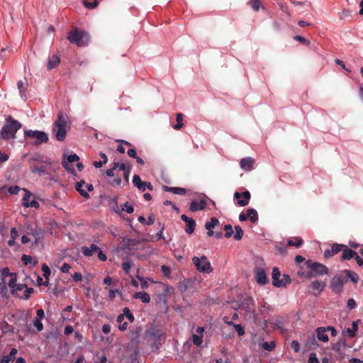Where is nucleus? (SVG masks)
<instances>
[{
	"mask_svg": "<svg viewBox=\"0 0 363 363\" xmlns=\"http://www.w3.org/2000/svg\"><path fill=\"white\" fill-rule=\"evenodd\" d=\"M250 193L248 191L240 193L236 191L234 194V199L237 200L236 204L239 206H245L249 203L250 200Z\"/></svg>",
	"mask_w": 363,
	"mask_h": 363,
	"instance_id": "nucleus-17",
	"label": "nucleus"
},
{
	"mask_svg": "<svg viewBox=\"0 0 363 363\" xmlns=\"http://www.w3.org/2000/svg\"><path fill=\"white\" fill-rule=\"evenodd\" d=\"M204 330L203 327H197L196 329V333L192 335L191 340L193 344L196 347H200L203 343Z\"/></svg>",
	"mask_w": 363,
	"mask_h": 363,
	"instance_id": "nucleus-21",
	"label": "nucleus"
},
{
	"mask_svg": "<svg viewBox=\"0 0 363 363\" xmlns=\"http://www.w3.org/2000/svg\"><path fill=\"white\" fill-rule=\"evenodd\" d=\"M72 279L74 281L78 282L82 280V275L80 272H75L72 275Z\"/></svg>",
	"mask_w": 363,
	"mask_h": 363,
	"instance_id": "nucleus-61",
	"label": "nucleus"
},
{
	"mask_svg": "<svg viewBox=\"0 0 363 363\" xmlns=\"http://www.w3.org/2000/svg\"><path fill=\"white\" fill-rule=\"evenodd\" d=\"M163 189L165 191L172 192L177 195H184L186 193V190L182 187H170L164 186Z\"/></svg>",
	"mask_w": 363,
	"mask_h": 363,
	"instance_id": "nucleus-32",
	"label": "nucleus"
},
{
	"mask_svg": "<svg viewBox=\"0 0 363 363\" xmlns=\"http://www.w3.org/2000/svg\"><path fill=\"white\" fill-rule=\"evenodd\" d=\"M311 288L314 291H322L325 287V284L318 281H313L310 285Z\"/></svg>",
	"mask_w": 363,
	"mask_h": 363,
	"instance_id": "nucleus-40",
	"label": "nucleus"
},
{
	"mask_svg": "<svg viewBox=\"0 0 363 363\" xmlns=\"http://www.w3.org/2000/svg\"><path fill=\"white\" fill-rule=\"evenodd\" d=\"M67 39L78 47H85L88 45L90 37L86 31L74 28L68 33Z\"/></svg>",
	"mask_w": 363,
	"mask_h": 363,
	"instance_id": "nucleus-5",
	"label": "nucleus"
},
{
	"mask_svg": "<svg viewBox=\"0 0 363 363\" xmlns=\"http://www.w3.org/2000/svg\"><path fill=\"white\" fill-rule=\"evenodd\" d=\"M345 273L347 274V277L350 279L352 282L354 284H357L359 279V275L352 271L350 270H346Z\"/></svg>",
	"mask_w": 363,
	"mask_h": 363,
	"instance_id": "nucleus-42",
	"label": "nucleus"
},
{
	"mask_svg": "<svg viewBox=\"0 0 363 363\" xmlns=\"http://www.w3.org/2000/svg\"><path fill=\"white\" fill-rule=\"evenodd\" d=\"M21 260L25 264L27 265L31 263L33 257L30 255H23L21 257Z\"/></svg>",
	"mask_w": 363,
	"mask_h": 363,
	"instance_id": "nucleus-55",
	"label": "nucleus"
},
{
	"mask_svg": "<svg viewBox=\"0 0 363 363\" xmlns=\"http://www.w3.org/2000/svg\"><path fill=\"white\" fill-rule=\"evenodd\" d=\"M118 142H119L121 144L118 146V147H117V150H118L120 153H124V152H125V147H123V144H125V145H128V146H131V145H132L130 143H128V142H127V141H125V140H118Z\"/></svg>",
	"mask_w": 363,
	"mask_h": 363,
	"instance_id": "nucleus-51",
	"label": "nucleus"
},
{
	"mask_svg": "<svg viewBox=\"0 0 363 363\" xmlns=\"http://www.w3.org/2000/svg\"><path fill=\"white\" fill-rule=\"evenodd\" d=\"M1 278L2 281L9 286H11V285L14 282H17L18 275L15 272H10L9 267H4L1 269Z\"/></svg>",
	"mask_w": 363,
	"mask_h": 363,
	"instance_id": "nucleus-13",
	"label": "nucleus"
},
{
	"mask_svg": "<svg viewBox=\"0 0 363 363\" xmlns=\"http://www.w3.org/2000/svg\"><path fill=\"white\" fill-rule=\"evenodd\" d=\"M247 216L252 223H255L258 220L257 212L254 208H250L247 211Z\"/></svg>",
	"mask_w": 363,
	"mask_h": 363,
	"instance_id": "nucleus-37",
	"label": "nucleus"
},
{
	"mask_svg": "<svg viewBox=\"0 0 363 363\" xmlns=\"http://www.w3.org/2000/svg\"><path fill=\"white\" fill-rule=\"evenodd\" d=\"M116 170H118L116 177L108 181V184L113 187L120 186L123 183V179L118 172H122L123 185H128L129 184V176L131 171V166L125 164V163L115 162L113 164V167L106 170V174L108 177H113L115 176Z\"/></svg>",
	"mask_w": 363,
	"mask_h": 363,
	"instance_id": "nucleus-1",
	"label": "nucleus"
},
{
	"mask_svg": "<svg viewBox=\"0 0 363 363\" xmlns=\"http://www.w3.org/2000/svg\"><path fill=\"white\" fill-rule=\"evenodd\" d=\"M315 333L317 335V338L319 341L323 342H328L329 341V337L325 327L317 328Z\"/></svg>",
	"mask_w": 363,
	"mask_h": 363,
	"instance_id": "nucleus-27",
	"label": "nucleus"
},
{
	"mask_svg": "<svg viewBox=\"0 0 363 363\" xmlns=\"http://www.w3.org/2000/svg\"><path fill=\"white\" fill-rule=\"evenodd\" d=\"M250 5L255 11H258L260 8L264 9V6L262 5L261 0H250Z\"/></svg>",
	"mask_w": 363,
	"mask_h": 363,
	"instance_id": "nucleus-41",
	"label": "nucleus"
},
{
	"mask_svg": "<svg viewBox=\"0 0 363 363\" xmlns=\"http://www.w3.org/2000/svg\"><path fill=\"white\" fill-rule=\"evenodd\" d=\"M84 6L89 9H93L98 6L99 0H83Z\"/></svg>",
	"mask_w": 363,
	"mask_h": 363,
	"instance_id": "nucleus-39",
	"label": "nucleus"
},
{
	"mask_svg": "<svg viewBox=\"0 0 363 363\" xmlns=\"http://www.w3.org/2000/svg\"><path fill=\"white\" fill-rule=\"evenodd\" d=\"M291 347L296 352H298L300 351V344L297 340H293L291 342Z\"/></svg>",
	"mask_w": 363,
	"mask_h": 363,
	"instance_id": "nucleus-54",
	"label": "nucleus"
},
{
	"mask_svg": "<svg viewBox=\"0 0 363 363\" xmlns=\"http://www.w3.org/2000/svg\"><path fill=\"white\" fill-rule=\"evenodd\" d=\"M60 62V58L57 55H52L48 59L47 63L48 69H52L55 68Z\"/></svg>",
	"mask_w": 363,
	"mask_h": 363,
	"instance_id": "nucleus-28",
	"label": "nucleus"
},
{
	"mask_svg": "<svg viewBox=\"0 0 363 363\" xmlns=\"http://www.w3.org/2000/svg\"><path fill=\"white\" fill-rule=\"evenodd\" d=\"M303 243V240L300 237H293L288 240L287 245L289 246H294L296 247H301Z\"/></svg>",
	"mask_w": 363,
	"mask_h": 363,
	"instance_id": "nucleus-33",
	"label": "nucleus"
},
{
	"mask_svg": "<svg viewBox=\"0 0 363 363\" xmlns=\"http://www.w3.org/2000/svg\"><path fill=\"white\" fill-rule=\"evenodd\" d=\"M309 363H319V359L315 353H311L308 357Z\"/></svg>",
	"mask_w": 363,
	"mask_h": 363,
	"instance_id": "nucleus-58",
	"label": "nucleus"
},
{
	"mask_svg": "<svg viewBox=\"0 0 363 363\" xmlns=\"http://www.w3.org/2000/svg\"><path fill=\"white\" fill-rule=\"evenodd\" d=\"M240 308L246 312V315H249L250 318H252L254 320V321L257 320L255 303L252 298H244L241 301Z\"/></svg>",
	"mask_w": 363,
	"mask_h": 363,
	"instance_id": "nucleus-10",
	"label": "nucleus"
},
{
	"mask_svg": "<svg viewBox=\"0 0 363 363\" xmlns=\"http://www.w3.org/2000/svg\"><path fill=\"white\" fill-rule=\"evenodd\" d=\"M121 267L125 273L128 274L131 268V263L130 262H125L121 264Z\"/></svg>",
	"mask_w": 363,
	"mask_h": 363,
	"instance_id": "nucleus-56",
	"label": "nucleus"
},
{
	"mask_svg": "<svg viewBox=\"0 0 363 363\" xmlns=\"http://www.w3.org/2000/svg\"><path fill=\"white\" fill-rule=\"evenodd\" d=\"M69 128V125L67 116L63 114L62 112L59 113L52 128V133L56 140L58 141H64Z\"/></svg>",
	"mask_w": 363,
	"mask_h": 363,
	"instance_id": "nucleus-4",
	"label": "nucleus"
},
{
	"mask_svg": "<svg viewBox=\"0 0 363 363\" xmlns=\"http://www.w3.org/2000/svg\"><path fill=\"white\" fill-rule=\"evenodd\" d=\"M356 306V302L354 298H350L347 301V308L350 310L354 308Z\"/></svg>",
	"mask_w": 363,
	"mask_h": 363,
	"instance_id": "nucleus-63",
	"label": "nucleus"
},
{
	"mask_svg": "<svg viewBox=\"0 0 363 363\" xmlns=\"http://www.w3.org/2000/svg\"><path fill=\"white\" fill-rule=\"evenodd\" d=\"M276 347V344L274 341L271 342H264L262 344V347L263 350L267 351H272Z\"/></svg>",
	"mask_w": 363,
	"mask_h": 363,
	"instance_id": "nucleus-46",
	"label": "nucleus"
},
{
	"mask_svg": "<svg viewBox=\"0 0 363 363\" xmlns=\"http://www.w3.org/2000/svg\"><path fill=\"white\" fill-rule=\"evenodd\" d=\"M75 189L82 196L87 199L89 197V192L93 191L94 187L92 184H86L84 181L82 180L76 183Z\"/></svg>",
	"mask_w": 363,
	"mask_h": 363,
	"instance_id": "nucleus-15",
	"label": "nucleus"
},
{
	"mask_svg": "<svg viewBox=\"0 0 363 363\" xmlns=\"http://www.w3.org/2000/svg\"><path fill=\"white\" fill-rule=\"evenodd\" d=\"M137 279L140 281V287L143 289H146L148 288V283L145 279L139 275L136 276Z\"/></svg>",
	"mask_w": 363,
	"mask_h": 363,
	"instance_id": "nucleus-53",
	"label": "nucleus"
},
{
	"mask_svg": "<svg viewBox=\"0 0 363 363\" xmlns=\"http://www.w3.org/2000/svg\"><path fill=\"white\" fill-rule=\"evenodd\" d=\"M21 191V188L18 186H10L8 191L11 194H17Z\"/></svg>",
	"mask_w": 363,
	"mask_h": 363,
	"instance_id": "nucleus-57",
	"label": "nucleus"
},
{
	"mask_svg": "<svg viewBox=\"0 0 363 363\" xmlns=\"http://www.w3.org/2000/svg\"><path fill=\"white\" fill-rule=\"evenodd\" d=\"M123 312L124 313V316L127 318V319L130 322L133 323L135 321V317L133 314L131 313L130 310L128 307H125L123 309Z\"/></svg>",
	"mask_w": 363,
	"mask_h": 363,
	"instance_id": "nucleus-47",
	"label": "nucleus"
},
{
	"mask_svg": "<svg viewBox=\"0 0 363 363\" xmlns=\"http://www.w3.org/2000/svg\"><path fill=\"white\" fill-rule=\"evenodd\" d=\"M356 255V252L352 250L348 247L347 245H345V247H344V250L342 252L341 259L342 260H350V259L353 258L354 256Z\"/></svg>",
	"mask_w": 363,
	"mask_h": 363,
	"instance_id": "nucleus-30",
	"label": "nucleus"
},
{
	"mask_svg": "<svg viewBox=\"0 0 363 363\" xmlns=\"http://www.w3.org/2000/svg\"><path fill=\"white\" fill-rule=\"evenodd\" d=\"M358 321H353L352 324L351 328H347L346 332L347 333V336L349 337H354L356 336V333L358 330Z\"/></svg>",
	"mask_w": 363,
	"mask_h": 363,
	"instance_id": "nucleus-35",
	"label": "nucleus"
},
{
	"mask_svg": "<svg viewBox=\"0 0 363 363\" xmlns=\"http://www.w3.org/2000/svg\"><path fill=\"white\" fill-rule=\"evenodd\" d=\"M256 281L260 285H264L268 282L266 272L264 269L258 268L255 271Z\"/></svg>",
	"mask_w": 363,
	"mask_h": 363,
	"instance_id": "nucleus-24",
	"label": "nucleus"
},
{
	"mask_svg": "<svg viewBox=\"0 0 363 363\" xmlns=\"http://www.w3.org/2000/svg\"><path fill=\"white\" fill-rule=\"evenodd\" d=\"M120 210H121V213L122 211H125V212L130 214V213H133L134 208L132 204H130L128 202H126L121 206Z\"/></svg>",
	"mask_w": 363,
	"mask_h": 363,
	"instance_id": "nucleus-43",
	"label": "nucleus"
},
{
	"mask_svg": "<svg viewBox=\"0 0 363 363\" xmlns=\"http://www.w3.org/2000/svg\"><path fill=\"white\" fill-rule=\"evenodd\" d=\"M133 184L138 189H143L142 186L145 184V182H143L139 175L135 174L133 177Z\"/></svg>",
	"mask_w": 363,
	"mask_h": 363,
	"instance_id": "nucleus-44",
	"label": "nucleus"
},
{
	"mask_svg": "<svg viewBox=\"0 0 363 363\" xmlns=\"http://www.w3.org/2000/svg\"><path fill=\"white\" fill-rule=\"evenodd\" d=\"M71 269V265L68 263H64L60 268V271L63 273H68Z\"/></svg>",
	"mask_w": 363,
	"mask_h": 363,
	"instance_id": "nucleus-60",
	"label": "nucleus"
},
{
	"mask_svg": "<svg viewBox=\"0 0 363 363\" xmlns=\"http://www.w3.org/2000/svg\"><path fill=\"white\" fill-rule=\"evenodd\" d=\"M223 321L228 325H233L238 333L239 336H242L245 334V329L240 324H234L232 321L228 320L227 316L223 318Z\"/></svg>",
	"mask_w": 363,
	"mask_h": 363,
	"instance_id": "nucleus-29",
	"label": "nucleus"
},
{
	"mask_svg": "<svg viewBox=\"0 0 363 363\" xmlns=\"http://www.w3.org/2000/svg\"><path fill=\"white\" fill-rule=\"evenodd\" d=\"M209 203H211L213 206H216L215 201H212L206 196H200L199 198L194 199L191 201L189 206V211L191 212L203 211L206 208Z\"/></svg>",
	"mask_w": 363,
	"mask_h": 363,
	"instance_id": "nucleus-7",
	"label": "nucleus"
},
{
	"mask_svg": "<svg viewBox=\"0 0 363 363\" xmlns=\"http://www.w3.org/2000/svg\"><path fill=\"white\" fill-rule=\"evenodd\" d=\"M281 273L277 267L272 269V284L276 287H285L291 282V279L289 274H284L283 278L280 279Z\"/></svg>",
	"mask_w": 363,
	"mask_h": 363,
	"instance_id": "nucleus-8",
	"label": "nucleus"
},
{
	"mask_svg": "<svg viewBox=\"0 0 363 363\" xmlns=\"http://www.w3.org/2000/svg\"><path fill=\"white\" fill-rule=\"evenodd\" d=\"M235 233L233 235V238L235 240H240L243 236V230L242 228L239 225H236L235 227Z\"/></svg>",
	"mask_w": 363,
	"mask_h": 363,
	"instance_id": "nucleus-48",
	"label": "nucleus"
},
{
	"mask_svg": "<svg viewBox=\"0 0 363 363\" xmlns=\"http://www.w3.org/2000/svg\"><path fill=\"white\" fill-rule=\"evenodd\" d=\"M108 205L113 211L121 215L120 207L118 205V197L115 196L111 199L108 201Z\"/></svg>",
	"mask_w": 363,
	"mask_h": 363,
	"instance_id": "nucleus-34",
	"label": "nucleus"
},
{
	"mask_svg": "<svg viewBox=\"0 0 363 363\" xmlns=\"http://www.w3.org/2000/svg\"><path fill=\"white\" fill-rule=\"evenodd\" d=\"M41 269L43 272V277L45 278V279H49V277L51 274V271L49 267L44 263L42 264Z\"/></svg>",
	"mask_w": 363,
	"mask_h": 363,
	"instance_id": "nucleus-49",
	"label": "nucleus"
},
{
	"mask_svg": "<svg viewBox=\"0 0 363 363\" xmlns=\"http://www.w3.org/2000/svg\"><path fill=\"white\" fill-rule=\"evenodd\" d=\"M133 298L135 299H140L144 303H148L150 301V295L145 291H140L134 294Z\"/></svg>",
	"mask_w": 363,
	"mask_h": 363,
	"instance_id": "nucleus-31",
	"label": "nucleus"
},
{
	"mask_svg": "<svg viewBox=\"0 0 363 363\" xmlns=\"http://www.w3.org/2000/svg\"><path fill=\"white\" fill-rule=\"evenodd\" d=\"M95 252L98 253V258L101 261L105 262L107 259L106 255L101 251L100 247L95 244H91L89 247L84 246L82 247V253L85 257H91Z\"/></svg>",
	"mask_w": 363,
	"mask_h": 363,
	"instance_id": "nucleus-12",
	"label": "nucleus"
},
{
	"mask_svg": "<svg viewBox=\"0 0 363 363\" xmlns=\"http://www.w3.org/2000/svg\"><path fill=\"white\" fill-rule=\"evenodd\" d=\"M223 229L225 230L224 236L226 238H229L233 235V227L231 225H230V224L225 225Z\"/></svg>",
	"mask_w": 363,
	"mask_h": 363,
	"instance_id": "nucleus-50",
	"label": "nucleus"
},
{
	"mask_svg": "<svg viewBox=\"0 0 363 363\" xmlns=\"http://www.w3.org/2000/svg\"><path fill=\"white\" fill-rule=\"evenodd\" d=\"M325 330L326 331H330V334L333 337H335L337 334V330H335V328L333 326H328V327H325Z\"/></svg>",
	"mask_w": 363,
	"mask_h": 363,
	"instance_id": "nucleus-64",
	"label": "nucleus"
},
{
	"mask_svg": "<svg viewBox=\"0 0 363 363\" xmlns=\"http://www.w3.org/2000/svg\"><path fill=\"white\" fill-rule=\"evenodd\" d=\"M25 194L23 197V206L26 208H38L40 207L39 203L35 200V196L31 192L26 189H23Z\"/></svg>",
	"mask_w": 363,
	"mask_h": 363,
	"instance_id": "nucleus-14",
	"label": "nucleus"
},
{
	"mask_svg": "<svg viewBox=\"0 0 363 363\" xmlns=\"http://www.w3.org/2000/svg\"><path fill=\"white\" fill-rule=\"evenodd\" d=\"M79 160V157L76 154L69 155L67 157V160H64L62 162V164L64 168L70 172L72 174H74L75 170L71 163L74 162H77Z\"/></svg>",
	"mask_w": 363,
	"mask_h": 363,
	"instance_id": "nucleus-20",
	"label": "nucleus"
},
{
	"mask_svg": "<svg viewBox=\"0 0 363 363\" xmlns=\"http://www.w3.org/2000/svg\"><path fill=\"white\" fill-rule=\"evenodd\" d=\"M117 294H121L118 290L110 289L108 291V297L111 300H113Z\"/></svg>",
	"mask_w": 363,
	"mask_h": 363,
	"instance_id": "nucleus-62",
	"label": "nucleus"
},
{
	"mask_svg": "<svg viewBox=\"0 0 363 363\" xmlns=\"http://www.w3.org/2000/svg\"><path fill=\"white\" fill-rule=\"evenodd\" d=\"M192 262L200 272L210 273L213 270L211 263L206 256H201V257H194Z\"/></svg>",
	"mask_w": 363,
	"mask_h": 363,
	"instance_id": "nucleus-11",
	"label": "nucleus"
},
{
	"mask_svg": "<svg viewBox=\"0 0 363 363\" xmlns=\"http://www.w3.org/2000/svg\"><path fill=\"white\" fill-rule=\"evenodd\" d=\"M9 287L13 296L23 300H28L31 294L34 292V289L32 287H28L24 284H17L14 282L11 286Z\"/></svg>",
	"mask_w": 363,
	"mask_h": 363,
	"instance_id": "nucleus-6",
	"label": "nucleus"
},
{
	"mask_svg": "<svg viewBox=\"0 0 363 363\" xmlns=\"http://www.w3.org/2000/svg\"><path fill=\"white\" fill-rule=\"evenodd\" d=\"M24 135L26 138L35 140V145H40L48 141V136L44 131L25 130Z\"/></svg>",
	"mask_w": 363,
	"mask_h": 363,
	"instance_id": "nucleus-9",
	"label": "nucleus"
},
{
	"mask_svg": "<svg viewBox=\"0 0 363 363\" xmlns=\"http://www.w3.org/2000/svg\"><path fill=\"white\" fill-rule=\"evenodd\" d=\"M18 89L19 90V92L21 94V96H23L25 95V93H26V87L25 86V84L23 81H19L18 82Z\"/></svg>",
	"mask_w": 363,
	"mask_h": 363,
	"instance_id": "nucleus-52",
	"label": "nucleus"
},
{
	"mask_svg": "<svg viewBox=\"0 0 363 363\" xmlns=\"http://www.w3.org/2000/svg\"><path fill=\"white\" fill-rule=\"evenodd\" d=\"M305 265L309 269V271H298L297 272V274L299 277H305L306 279H311L317 276H321L328 274V267L320 262H314L311 259H308L305 262Z\"/></svg>",
	"mask_w": 363,
	"mask_h": 363,
	"instance_id": "nucleus-2",
	"label": "nucleus"
},
{
	"mask_svg": "<svg viewBox=\"0 0 363 363\" xmlns=\"http://www.w3.org/2000/svg\"><path fill=\"white\" fill-rule=\"evenodd\" d=\"M31 172L33 173H38L40 175H43L47 173V167L45 164H40L39 166L33 165L31 167Z\"/></svg>",
	"mask_w": 363,
	"mask_h": 363,
	"instance_id": "nucleus-36",
	"label": "nucleus"
},
{
	"mask_svg": "<svg viewBox=\"0 0 363 363\" xmlns=\"http://www.w3.org/2000/svg\"><path fill=\"white\" fill-rule=\"evenodd\" d=\"M304 346L308 350H315L319 346L314 334L308 335Z\"/></svg>",
	"mask_w": 363,
	"mask_h": 363,
	"instance_id": "nucleus-23",
	"label": "nucleus"
},
{
	"mask_svg": "<svg viewBox=\"0 0 363 363\" xmlns=\"http://www.w3.org/2000/svg\"><path fill=\"white\" fill-rule=\"evenodd\" d=\"M181 219L184 222L186 223L185 231L188 234L193 233L194 230H195V227H196V222H195V220L193 218H189V217H188L187 216H186L184 214L181 216Z\"/></svg>",
	"mask_w": 363,
	"mask_h": 363,
	"instance_id": "nucleus-22",
	"label": "nucleus"
},
{
	"mask_svg": "<svg viewBox=\"0 0 363 363\" xmlns=\"http://www.w3.org/2000/svg\"><path fill=\"white\" fill-rule=\"evenodd\" d=\"M255 160L252 157H245L240 160V167L245 171H251L253 169Z\"/></svg>",
	"mask_w": 363,
	"mask_h": 363,
	"instance_id": "nucleus-26",
	"label": "nucleus"
},
{
	"mask_svg": "<svg viewBox=\"0 0 363 363\" xmlns=\"http://www.w3.org/2000/svg\"><path fill=\"white\" fill-rule=\"evenodd\" d=\"M220 225V222L216 218H211L210 221L206 222L205 224V228L208 230L207 235L208 236H213L214 235V232L213 230L216 226Z\"/></svg>",
	"mask_w": 363,
	"mask_h": 363,
	"instance_id": "nucleus-25",
	"label": "nucleus"
},
{
	"mask_svg": "<svg viewBox=\"0 0 363 363\" xmlns=\"http://www.w3.org/2000/svg\"><path fill=\"white\" fill-rule=\"evenodd\" d=\"M143 189H139L140 191L144 192L146 189H149L150 191L153 190V186L151 183L145 182V184L142 186Z\"/></svg>",
	"mask_w": 363,
	"mask_h": 363,
	"instance_id": "nucleus-59",
	"label": "nucleus"
},
{
	"mask_svg": "<svg viewBox=\"0 0 363 363\" xmlns=\"http://www.w3.org/2000/svg\"><path fill=\"white\" fill-rule=\"evenodd\" d=\"M99 156L101 157V158L102 159V160H100V161H94L93 162V165L96 167V168H100L102 167L103 164H106L107 162H108V157L106 156V155L105 153H103V152H101L99 154Z\"/></svg>",
	"mask_w": 363,
	"mask_h": 363,
	"instance_id": "nucleus-38",
	"label": "nucleus"
},
{
	"mask_svg": "<svg viewBox=\"0 0 363 363\" xmlns=\"http://www.w3.org/2000/svg\"><path fill=\"white\" fill-rule=\"evenodd\" d=\"M176 121H177V123L174 125V128L175 130H179L184 125L183 115L181 113H177Z\"/></svg>",
	"mask_w": 363,
	"mask_h": 363,
	"instance_id": "nucleus-45",
	"label": "nucleus"
},
{
	"mask_svg": "<svg viewBox=\"0 0 363 363\" xmlns=\"http://www.w3.org/2000/svg\"><path fill=\"white\" fill-rule=\"evenodd\" d=\"M344 247H345V245L334 243L332 245L330 249H328L324 251V257L325 258H329L340 252H342Z\"/></svg>",
	"mask_w": 363,
	"mask_h": 363,
	"instance_id": "nucleus-18",
	"label": "nucleus"
},
{
	"mask_svg": "<svg viewBox=\"0 0 363 363\" xmlns=\"http://www.w3.org/2000/svg\"><path fill=\"white\" fill-rule=\"evenodd\" d=\"M36 317L33 321V325L36 328V330L38 332H40L43 330L42 320L45 318L44 310L42 308L38 309L36 312Z\"/></svg>",
	"mask_w": 363,
	"mask_h": 363,
	"instance_id": "nucleus-19",
	"label": "nucleus"
},
{
	"mask_svg": "<svg viewBox=\"0 0 363 363\" xmlns=\"http://www.w3.org/2000/svg\"><path fill=\"white\" fill-rule=\"evenodd\" d=\"M347 279L342 276H335L331 280V289L335 294H340L342 291L343 286Z\"/></svg>",
	"mask_w": 363,
	"mask_h": 363,
	"instance_id": "nucleus-16",
	"label": "nucleus"
},
{
	"mask_svg": "<svg viewBox=\"0 0 363 363\" xmlns=\"http://www.w3.org/2000/svg\"><path fill=\"white\" fill-rule=\"evenodd\" d=\"M21 128L22 124L18 121L14 119L11 116H9L1 128L0 138L5 140H14L17 131Z\"/></svg>",
	"mask_w": 363,
	"mask_h": 363,
	"instance_id": "nucleus-3",
	"label": "nucleus"
}]
</instances>
